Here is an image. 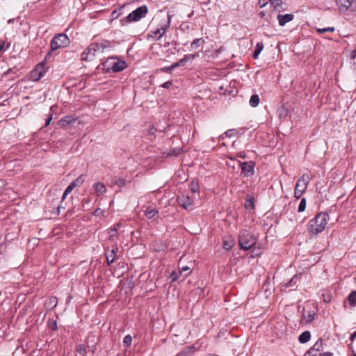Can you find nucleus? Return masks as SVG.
<instances>
[{
    "label": "nucleus",
    "mask_w": 356,
    "mask_h": 356,
    "mask_svg": "<svg viewBox=\"0 0 356 356\" xmlns=\"http://www.w3.org/2000/svg\"><path fill=\"white\" fill-rule=\"evenodd\" d=\"M329 218L327 213H319L309 222L308 231L310 234L316 235L322 232L325 227Z\"/></svg>",
    "instance_id": "f257e3e1"
},
{
    "label": "nucleus",
    "mask_w": 356,
    "mask_h": 356,
    "mask_svg": "<svg viewBox=\"0 0 356 356\" xmlns=\"http://www.w3.org/2000/svg\"><path fill=\"white\" fill-rule=\"evenodd\" d=\"M257 242V239L253 234L247 230H243L238 236V243L242 250H250Z\"/></svg>",
    "instance_id": "f03ea898"
},
{
    "label": "nucleus",
    "mask_w": 356,
    "mask_h": 356,
    "mask_svg": "<svg viewBox=\"0 0 356 356\" xmlns=\"http://www.w3.org/2000/svg\"><path fill=\"white\" fill-rule=\"evenodd\" d=\"M147 10L148 9L146 6L138 7L131 13H129L127 17L120 20L122 25L140 20L141 18L145 17L147 13Z\"/></svg>",
    "instance_id": "7ed1b4c3"
},
{
    "label": "nucleus",
    "mask_w": 356,
    "mask_h": 356,
    "mask_svg": "<svg viewBox=\"0 0 356 356\" xmlns=\"http://www.w3.org/2000/svg\"><path fill=\"white\" fill-rule=\"evenodd\" d=\"M70 42V39L66 34H57L51 40V50L56 51L60 48L67 47Z\"/></svg>",
    "instance_id": "20e7f679"
},
{
    "label": "nucleus",
    "mask_w": 356,
    "mask_h": 356,
    "mask_svg": "<svg viewBox=\"0 0 356 356\" xmlns=\"http://www.w3.org/2000/svg\"><path fill=\"white\" fill-rule=\"evenodd\" d=\"M309 181V176L307 174H304L298 179L294 191V197L300 199L302 195L305 192Z\"/></svg>",
    "instance_id": "39448f33"
},
{
    "label": "nucleus",
    "mask_w": 356,
    "mask_h": 356,
    "mask_svg": "<svg viewBox=\"0 0 356 356\" xmlns=\"http://www.w3.org/2000/svg\"><path fill=\"white\" fill-rule=\"evenodd\" d=\"M47 71V67L44 64V61H42L38 64L35 68L30 72V78L32 81H39Z\"/></svg>",
    "instance_id": "423d86ee"
},
{
    "label": "nucleus",
    "mask_w": 356,
    "mask_h": 356,
    "mask_svg": "<svg viewBox=\"0 0 356 356\" xmlns=\"http://www.w3.org/2000/svg\"><path fill=\"white\" fill-rule=\"evenodd\" d=\"M111 47V42L108 40H102L100 42H92L88 47V50L92 51V56L96 53L104 52L106 49Z\"/></svg>",
    "instance_id": "0eeeda50"
},
{
    "label": "nucleus",
    "mask_w": 356,
    "mask_h": 356,
    "mask_svg": "<svg viewBox=\"0 0 356 356\" xmlns=\"http://www.w3.org/2000/svg\"><path fill=\"white\" fill-rule=\"evenodd\" d=\"M241 173L244 177H251L254 173V163L252 161L239 162Z\"/></svg>",
    "instance_id": "6e6552de"
},
{
    "label": "nucleus",
    "mask_w": 356,
    "mask_h": 356,
    "mask_svg": "<svg viewBox=\"0 0 356 356\" xmlns=\"http://www.w3.org/2000/svg\"><path fill=\"white\" fill-rule=\"evenodd\" d=\"M177 200L179 204L185 209H190L193 204V199L188 195L182 194L179 195Z\"/></svg>",
    "instance_id": "1a4fd4ad"
},
{
    "label": "nucleus",
    "mask_w": 356,
    "mask_h": 356,
    "mask_svg": "<svg viewBox=\"0 0 356 356\" xmlns=\"http://www.w3.org/2000/svg\"><path fill=\"white\" fill-rule=\"evenodd\" d=\"M166 18L167 19L164 22L163 25H161L160 29H157V34H159V36L157 37V40L159 41V46L160 47H162L161 41L163 37V33L165 32V29H168L170 26V16L168 15V13H166Z\"/></svg>",
    "instance_id": "9d476101"
},
{
    "label": "nucleus",
    "mask_w": 356,
    "mask_h": 356,
    "mask_svg": "<svg viewBox=\"0 0 356 356\" xmlns=\"http://www.w3.org/2000/svg\"><path fill=\"white\" fill-rule=\"evenodd\" d=\"M60 200L58 197L51 200V205L49 207L50 209L49 211L54 214L59 215L60 209L64 208L58 204Z\"/></svg>",
    "instance_id": "9b49d317"
},
{
    "label": "nucleus",
    "mask_w": 356,
    "mask_h": 356,
    "mask_svg": "<svg viewBox=\"0 0 356 356\" xmlns=\"http://www.w3.org/2000/svg\"><path fill=\"white\" fill-rule=\"evenodd\" d=\"M143 211L148 218H152L156 216V207L154 204L143 205Z\"/></svg>",
    "instance_id": "f8f14e48"
},
{
    "label": "nucleus",
    "mask_w": 356,
    "mask_h": 356,
    "mask_svg": "<svg viewBox=\"0 0 356 356\" xmlns=\"http://www.w3.org/2000/svg\"><path fill=\"white\" fill-rule=\"evenodd\" d=\"M353 0H337V4L341 12H346L351 6Z\"/></svg>",
    "instance_id": "ddd939ff"
},
{
    "label": "nucleus",
    "mask_w": 356,
    "mask_h": 356,
    "mask_svg": "<svg viewBox=\"0 0 356 356\" xmlns=\"http://www.w3.org/2000/svg\"><path fill=\"white\" fill-rule=\"evenodd\" d=\"M294 18L293 15L292 14H285V15H278L277 19L279 22V25L281 26H284L287 22L292 21Z\"/></svg>",
    "instance_id": "4468645a"
},
{
    "label": "nucleus",
    "mask_w": 356,
    "mask_h": 356,
    "mask_svg": "<svg viewBox=\"0 0 356 356\" xmlns=\"http://www.w3.org/2000/svg\"><path fill=\"white\" fill-rule=\"evenodd\" d=\"M76 122V119L70 115L64 116L58 122V124L60 127H65L70 124H72Z\"/></svg>",
    "instance_id": "2eb2a0df"
},
{
    "label": "nucleus",
    "mask_w": 356,
    "mask_h": 356,
    "mask_svg": "<svg viewBox=\"0 0 356 356\" xmlns=\"http://www.w3.org/2000/svg\"><path fill=\"white\" fill-rule=\"evenodd\" d=\"M127 63L124 60H119L113 63L111 70L113 72H119L127 68Z\"/></svg>",
    "instance_id": "dca6fc26"
},
{
    "label": "nucleus",
    "mask_w": 356,
    "mask_h": 356,
    "mask_svg": "<svg viewBox=\"0 0 356 356\" xmlns=\"http://www.w3.org/2000/svg\"><path fill=\"white\" fill-rule=\"evenodd\" d=\"M118 250V248H113L111 250H106V261H107V264L108 266H110L112 263L114 262Z\"/></svg>",
    "instance_id": "f3484780"
},
{
    "label": "nucleus",
    "mask_w": 356,
    "mask_h": 356,
    "mask_svg": "<svg viewBox=\"0 0 356 356\" xmlns=\"http://www.w3.org/2000/svg\"><path fill=\"white\" fill-rule=\"evenodd\" d=\"M316 315V312L314 310H309L307 311L305 309L302 312V318L305 320L306 323H309L314 321Z\"/></svg>",
    "instance_id": "a211bd4d"
},
{
    "label": "nucleus",
    "mask_w": 356,
    "mask_h": 356,
    "mask_svg": "<svg viewBox=\"0 0 356 356\" xmlns=\"http://www.w3.org/2000/svg\"><path fill=\"white\" fill-rule=\"evenodd\" d=\"M323 349V340L319 339L314 346L307 350V354H312L313 352H320Z\"/></svg>",
    "instance_id": "6ab92c4d"
},
{
    "label": "nucleus",
    "mask_w": 356,
    "mask_h": 356,
    "mask_svg": "<svg viewBox=\"0 0 356 356\" xmlns=\"http://www.w3.org/2000/svg\"><path fill=\"white\" fill-rule=\"evenodd\" d=\"M194 353V348L187 346L185 347L181 352L177 353V356H192Z\"/></svg>",
    "instance_id": "aec40b11"
},
{
    "label": "nucleus",
    "mask_w": 356,
    "mask_h": 356,
    "mask_svg": "<svg viewBox=\"0 0 356 356\" xmlns=\"http://www.w3.org/2000/svg\"><path fill=\"white\" fill-rule=\"evenodd\" d=\"M311 334L309 331L303 332L298 337V341L301 343H305L309 341Z\"/></svg>",
    "instance_id": "412c9836"
},
{
    "label": "nucleus",
    "mask_w": 356,
    "mask_h": 356,
    "mask_svg": "<svg viewBox=\"0 0 356 356\" xmlns=\"http://www.w3.org/2000/svg\"><path fill=\"white\" fill-rule=\"evenodd\" d=\"M181 152V148H174L168 152H163V157H170V156H177L180 154Z\"/></svg>",
    "instance_id": "4be33fe9"
},
{
    "label": "nucleus",
    "mask_w": 356,
    "mask_h": 356,
    "mask_svg": "<svg viewBox=\"0 0 356 356\" xmlns=\"http://www.w3.org/2000/svg\"><path fill=\"white\" fill-rule=\"evenodd\" d=\"M93 188L95 191L99 194H103L106 192V186L104 184L100 182H96L93 185Z\"/></svg>",
    "instance_id": "5701e85b"
},
{
    "label": "nucleus",
    "mask_w": 356,
    "mask_h": 356,
    "mask_svg": "<svg viewBox=\"0 0 356 356\" xmlns=\"http://www.w3.org/2000/svg\"><path fill=\"white\" fill-rule=\"evenodd\" d=\"M264 49V44L262 42H257L255 47V49L254 51V53L252 54V57L254 59H257L261 53V51Z\"/></svg>",
    "instance_id": "b1692460"
},
{
    "label": "nucleus",
    "mask_w": 356,
    "mask_h": 356,
    "mask_svg": "<svg viewBox=\"0 0 356 356\" xmlns=\"http://www.w3.org/2000/svg\"><path fill=\"white\" fill-rule=\"evenodd\" d=\"M298 281L299 277L297 275H296L288 282L285 284L284 286L285 288L296 287L297 286V283Z\"/></svg>",
    "instance_id": "393cba45"
},
{
    "label": "nucleus",
    "mask_w": 356,
    "mask_h": 356,
    "mask_svg": "<svg viewBox=\"0 0 356 356\" xmlns=\"http://www.w3.org/2000/svg\"><path fill=\"white\" fill-rule=\"evenodd\" d=\"M347 301L351 307L356 306V291H352L347 297Z\"/></svg>",
    "instance_id": "a878e982"
},
{
    "label": "nucleus",
    "mask_w": 356,
    "mask_h": 356,
    "mask_svg": "<svg viewBox=\"0 0 356 356\" xmlns=\"http://www.w3.org/2000/svg\"><path fill=\"white\" fill-rule=\"evenodd\" d=\"M259 97L258 95H252L249 101V104L252 107H256L259 105Z\"/></svg>",
    "instance_id": "bb28decb"
},
{
    "label": "nucleus",
    "mask_w": 356,
    "mask_h": 356,
    "mask_svg": "<svg viewBox=\"0 0 356 356\" xmlns=\"http://www.w3.org/2000/svg\"><path fill=\"white\" fill-rule=\"evenodd\" d=\"M189 188L193 193H199L200 186L197 181L193 180L189 185Z\"/></svg>",
    "instance_id": "cd10ccee"
},
{
    "label": "nucleus",
    "mask_w": 356,
    "mask_h": 356,
    "mask_svg": "<svg viewBox=\"0 0 356 356\" xmlns=\"http://www.w3.org/2000/svg\"><path fill=\"white\" fill-rule=\"evenodd\" d=\"M90 56L91 57H92V51H89L88 50V47L84 50V51L81 54V60H84V61H87L88 60H90L91 58H90Z\"/></svg>",
    "instance_id": "c85d7f7f"
},
{
    "label": "nucleus",
    "mask_w": 356,
    "mask_h": 356,
    "mask_svg": "<svg viewBox=\"0 0 356 356\" xmlns=\"http://www.w3.org/2000/svg\"><path fill=\"white\" fill-rule=\"evenodd\" d=\"M204 43V40L203 38H197L195 39L191 43L192 48H197Z\"/></svg>",
    "instance_id": "c756f323"
},
{
    "label": "nucleus",
    "mask_w": 356,
    "mask_h": 356,
    "mask_svg": "<svg viewBox=\"0 0 356 356\" xmlns=\"http://www.w3.org/2000/svg\"><path fill=\"white\" fill-rule=\"evenodd\" d=\"M47 326L52 330H56L58 329L57 321L53 318H49L48 320Z\"/></svg>",
    "instance_id": "7c9ffc66"
},
{
    "label": "nucleus",
    "mask_w": 356,
    "mask_h": 356,
    "mask_svg": "<svg viewBox=\"0 0 356 356\" xmlns=\"http://www.w3.org/2000/svg\"><path fill=\"white\" fill-rule=\"evenodd\" d=\"M334 30H335V29L333 26L327 27V28H323V29H321V28L316 29V31L319 34H322V33H326V32H334Z\"/></svg>",
    "instance_id": "2f4dec72"
},
{
    "label": "nucleus",
    "mask_w": 356,
    "mask_h": 356,
    "mask_svg": "<svg viewBox=\"0 0 356 356\" xmlns=\"http://www.w3.org/2000/svg\"><path fill=\"white\" fill-rule=\"evenodd\" d=\"M131 342H132V337L129 334L124 337V338L123 339L124 346H125L126 348L130 346L131 344Z\"/></svg>",
    "instance_id": "473e14b6"
},
{
    "label": "nucleus",
    "mask_w": 356,
    "mask_h": 356,
    "mask_svg": "<svg viewBox=\"0 0 356 356\" xmlns=\"http://www.w3.org/2000/svg\"><path fill=\"white\" fill-rule=\"evenodd\" d=\"M275 10H278L282 5V0H269Z\"/></svg>",
    "instance_id": "72a5a7b5"
},
{
    "label": "nucleus",
    "mask_w": 356,
    "mask_h": 356,
    "mask_svg": "<svg viewBox=\"0 0 356 356\" xmlns=\"http://www.w3.org/2000/svg\"><path fill=\"white\" fill-rule=\"evenodd\" d=\"M306 204H307L306 199L305 198H302L301 200L300 204H299V206H298V212H303L305 210Z\"/></svg>",
    "instance_id": "f704fd0d"
},
{
    "label": "nucleus",
    "mask_w": 356,
    "mask_h": 356,
    "mask_svg": "<svg viewBox=\"0 0 356 356\" xmlns=\"http://www.w3.org/2000/svg\"><path fill=\"white\" fill-rule=\"evenodd\" d=\"M180 29L181 31H189L191 29H193V27L192 26L188 24V22H183L181 25H180Z\"/></svg>",
    "instance_id": "c9c22d12"
},
{
    "label": "nucleus",
    "mask_w": 356,
    "mask_h": 356,
    "mask_svg": "<svg viewBox=\"0 0 356 356\" xmlns=\"http://www.w3.org/2000/svg\"><path fill=\"white\" fill-rule=\"evenodd\" d=\"M83 177H84L83 175H81L76 179H74L73 181L76 186H80L83 183V181H84Z\"/></svg>",
    "instance_id": "e433bc0d"
},
{
    "label": "nucleus",
    "mask_w": 356,
    "mask_h": 356,
    "mask_svg": "<svg viewBox=\"0 0 356 356\" xmlns=\"http://www.w3.org/2000/svg\"><path fill=\"white\" fill-rule=\"evenodd\" d=\"M238 131L236 129H229L227 131H226L225 132V135L227 136V137H232L234 136V135L237 134Z\"/></svg>",
    "instance_id": "4c0bfd02"
},
{
    "label": "nucleus",
    "mask_w": 356,
    "mask_h": 356,
    "mask_svg": "<svg viewBox=\"0 0 356 356\" xmlns=\"http://www.w3.org/2000/svg\"><path fill=\"white\" fill-rule=\"evenodd\" d=\"M233 241H223V248L225 250H230L233 246Z\"/></svg>",
    "instance_id": "58836bf2"
},
{
    "label": "nucleus",
    "mask_w": 356,
    "mask_h": 356,
    "mask_svg": "<svg viewBox=\"0 0 356 356\" xmlns=\"http://www.w3.org/2000/svg\"><path fill=\"white\" fill-rule=\"evenodd\" d=\"M73 188L71 187L70 185H69L67 188L65 189V191H64L63 194V196H62V201H63L66 196L70 194L72 191Z\"/></svg>",
    "instance_id": "ea45409f"
},
{
    "label": "nucleus",
    "mask_w": 356,
    "mask_h": 356,
    "mask_svg": "<svg viewBox=\"0 0 356 356\" xmlns=\"http://www.w3.org/2000/svg\"><path fill=\"white\" fill-rule=\"evenodd\" d=\"M76 351L79 353V354H83V353H86V347L83 344H79L77 346H76Z\"/></svg>",
    "instance_id": "a19ab883"
},
{
    "label": "nucleus",
    "mask_w": 356,
    "mask_h": 356,
    "mask_svg": "<svg viewBox=\"0 0 356 356\" xmlns=\"http://www.w3.org/2000/svg\"><path fill=\"white\" fill-rule=\"evenodd\" d=\"M196 57V54H186L184 56L183 59L185 61V63H188V61L194 59Z\"/></svg>",
    "instance_id": "79ce46f5"
},
{
    "label": "nucleus",
    "mask_w": 356,
    "mask_h": 356,
    "mask_svg": "<svg viewBox=\"0 0 356 356\" xmlns=\"http://www.w3.org/2000/svg\"><path fill=\"white\" fill-rule=\"evenodd\" d=\"M117 234V229H112L110 228L108 229V235H109V239H113V237L116 236Z\"/></svg>",
    "instance_id": "37998d69"
},
{
    "label": "nucleus",
    "mask_w": 356,
    "mask_h": 356,
    "mask_svg": "<svg viewBox=\"0 0 356 356\" xmlns=\"http://www.w3.org/2000/svg\"><path fill=\"white\" fill-rule=\"evenodd\" d=\"M115 184L118 185L119 187H122L125 185V180L122 178H118L115 180Z\"/></svg>",
    "instance_id": "c03bdc74"
},
{
    "label": "nucleus",
    "mask_w": 356,
    "mask_h": 356,
    "mask_svg": "<svg viewBox=\"0 0 356 356\" xmlns=\"http://www.w3.org/2000/svg\"><path fill=\"white\" fill-rule=\"evenodd\" d=\"M190 268L188 266H183L181 267V270H179V273L181 275L183 273H186L185 275H187L190 273L189 272Z\"/></svg>",
    "instance_id": "a18cd8bd"
},
{
    "label": "nucleus",
    "mask_w": 356,
    "mask_h": 356,
    "mask_svg": "<svg viewBox=\"0 0 356 356\" xmlns=\"http://www.w3.org/2000/svg\"><path fill=\"white\" fill-rule=\"evenodd\" d=\"M178 274L179 273H177L176 271L172 272V273L170 274L171 282H175L176 280H178Z\"/></svg>",
    "instance_id": "49530a36"
},
{
    "label": "nucleus",
    "mask_w": 356,
    "mask_h": 356,
    "mask_svg": "<svg viewBox=\"0 0 356 356\" xmlns=\"http://www.w3.org/2000/svg\"><path fill=\"white\" fill-rule=\"evenodd\" d=\"M120 15V12L115 10H113L112 13H111V17H112V19H116L119 17Z\"/></svg>",
    "instance_id": "de8ad7c7"
},
{
    "label": "nucleus",
    "mask_w": 356,
    "mask_h": 356,
    "mask_svg": "<svg viewBox=\"0 0 356 356\" xmlns=\"http://www.w3.org/2000/svg\"><path fill=\"white\" fill-rule=\"evenodd\" d=\"M172 86V81H168L161 85L164 88H169Z\"/></svg>",
    "instance_id": "09e8293b"
},
{
    "label": "nucleus",
    "mask_w": 356,
    "mask_h": 356,
    "mask_svg": "<svg viewBox=\"0 0 356 356\" xmlns=\"http://www.w3.org/2000/svg\"><path fill=\"white\" fill-rule=\"evenodd\" d=\"M160 70L161 72H171L172 70V69H171V65H170L169 67H165L161 68Z\"/></svg>",
    "instance_id": "8fccbe9b"
},
{
    "label": "nucleus",
    "mask_w": 356,
    "mask_h": 356,
    "mask_svg": "<svg viewBox=\"0 0 356 356\" xmlns=\"http://www.w3.org/2000/svg\"><path fill=\"white\" fill-rule=\"evenodd\" d=\"M350 57L353 60L356 58V48L355 49H353V51H351Z\"/></svg>",
    "instance_id": "3c124183"
},
{
    "label": "nucleus",
    "mask_w": 356,
    "mask_h": 356,
    "mask_svg": "<svg viewBox=\"0 0 356 356\" xmlns=\"http://www.w3.org/2000/svg\"><path fill=\"white\" fill-rule=\"evenodd\" d=\"M51 50L50 51H49L46 56H45V58L44 59L43 61H44V64L46 65V62L49 60V58L51 56Z\"/></svg>",
    "instance_id": "603ef678"
},
{
    "label": "nucleus",
    "mask_w": 356,
    "mask_h": 356,
    "mask_svg": "<svg viewBox=\"0 0 356 356\" xmlns=\"http://www.w3.org/2000/svg\"><path fill=\"white\" fill-rule=\"evenodd\" d=\"M52 120V114H49V117L46 120L44 127H47Z\"/></svg>",
    "instance_id": "864d4df0"
},
{
    "label": "nucleus",
    "mask_w": 356,
    "mask_h": 356,
    "mask_svg": "<svg viewBox=\"0 0 356 356\" xmlns=\"http://www.w3.org/2000/svg\"><path fill=\"white\" fill-rule=\"evenodd\" d=\"M266 3H267V1L266 0H259V4L261 8L264 7L266 5Z\"/></svg>",
    "instance_id": "5fc2aeb1"
},
{
    "label": "nucleus",
    "mask_w": 356,
    "mask_h": 356,
    "mask_svg": "<svg viewBox=\"0 0 356 356\" xmlns=\"http://www.w3.org/2000/svg\"><path fill=\"white\" fill-rule=\"evenodd\" d=\"M355 338H356V331L350 334V340L353 341Z\"/></svg>",
    "instance_id": "6e6d98bb"
},
{
    "label": "nucleus",
    "mask_w": 356,
    "mask_h": 356,
    "mask_svg": "<svg viewBox=\"0 0 356 356\" xmlns=\"http://www.w3.org/2000/svg\"><path fill=\"white\" fill-rule=\"evenodd\" d=\"M238 156L242 159H245L246 158V154L244 152H241L238 154Z\"/></svg>",
    "instance_id": "4d7b16f0"
},
{
    "label": "nucleus",
    "mask_w": 356,
    "mask_h": 356,
    "mask_svg": "<svg viewBox=\"0 0 356 356\" xmlns=\"http://www.w3.org/2000/svg\"><path fill=\"white\" fill-rule=\"evenodd\" d=\"M102 213V211H101V209H95V211L93 212V214H94L95 216H98V215H99V213Z\"/></svg>",
    "instance_id": "13d9d810"
},
{
    "label": "nucleus",
    "mask_w": 356,
    "mask_h": 356,
    "mask_svg": "<svg viewBox=\"0 0 356 356\" xmlns=\"http://www.w3.org/2000/svg\"><path fill=\"white\" fill-rule=\"evenodd\" d=\"M4 45H5V42L3 41L0 40V52L3 51Z\"/></svg>",
    "instance_id": "bf43d9fd"
},
{
    "label": "nucleus",
    "mask_w": 356,
    "mask_h": 356,
    "mask_svg": "<svg viewBox=\"0 0 356 356\" xmlns=\"http://www.w3.org/2000/svg\"><path fill=\"white\" fill-rule=\"evenodd\" d=\"M179 66L180 65H179V63L176 62L171 65V69L174 70L175 68L179 67Z\"/></svg>",
    "instance_id": "052dcab7"
},
{
    "label": "nucleus",
    "mask_w": 356,
    "mask_h": 356,
    "mask_svg": "<svg viewBox=\"0 0 356 356\" xmlns=\"http://www.w3.org/2000/svg\"><path fill=\"white\" fill-rule=\"evenodd\" d=\"M319 356H333V354L330 352H326V353L319 355Z\"/></svg>",
    "instance_id": "680f3d73"
},
{
    "label": "nucleus",
    "mask_w": 356,
    "mask_h": 356,
    "mask_svg": "<svg viewBox=\"0 0 356 356\" xmlns=\"http://www.w3.org/2000/svg\"><path fill=\"white\" fill-rule=\"evenodd\" d=\"M51 303H54V307L56 306L57 305V299L56 297L51 299Z\"/></svg>",
    "instance_id": "e2e57ef3"
},
{
    "label": "nucleus",
    "mask_w": 356,
    "mask_h": 356,
    "mask_svg": "<svg viewBox=\"0 0 356 356\" xmlns=\"http://www.w3.org/2000/svg\"><path fill=\"white\" fill-rule=\"evenodd\" d=\"M179 64L180 66H184L186 63H185V61L183 58L180 59L179 61H178Z\"/></svg>",
    "instance_id": "0e129e2a"
},
{
    "label": "nucleus",
    "mask_w": 356,
    "mask_h": 356,
    "mask_svg": "<svg viewBox=\"0 0 356 356\" xmlns=\"http://www.w3.org/2000/svg\"><path fill=\"white\" fill-rule=\"evenodd\" d=\"M166 248H167V245L165 244L161 245V248L160 249H157V251L164 250Z\"/></svg>",
    "instance_id": "69168bd1"
},
{
    "label": "nucleus",
    "mask_w": 356,
    "mask_h": 356,
    "mask_svg": "<svg viewBox=\"0 0 356 356\" xmlns=\"http://www.w3.org/2000/svg\"><path fill=\"white\" fill-rule=\"evenodd\" d=\"M167 46H168V47L171 46L172 47H173V49H175V47H173V46H174V45H173V44H170V42H165V43L163 44V47H166Z\"/></svg>",
    "instance_id": "338daca9"
},
{
    "label": "nucleus",
    "mask_w": 356,
    "mask_h": 356,
    "mask_svg": "<svg viewBox=\"0 0 356 356\" xmlns=\"http://www.w3.org/2000/svg\"><path fill=\"white\" fill-rule=\"evenodd\" d=\"M69 185L71 186V187L74 189L75 187H76V186L75 185V184L74 183V181H72Z\"/></svg>",
    "instance_id": "774afa93"
}]
</instances>
